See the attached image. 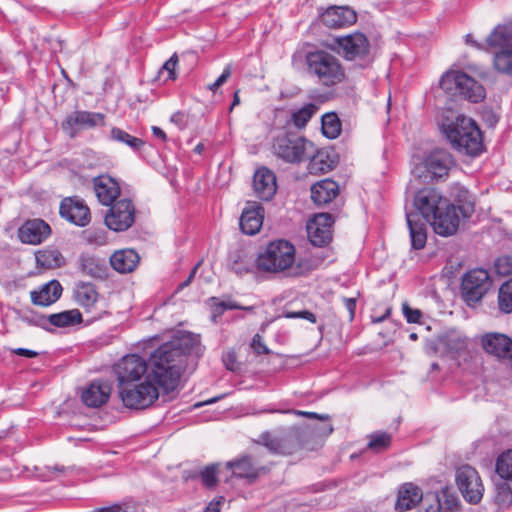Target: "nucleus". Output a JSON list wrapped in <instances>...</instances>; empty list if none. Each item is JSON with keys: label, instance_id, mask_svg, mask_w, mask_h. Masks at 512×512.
Here are the masks:
<instances>
[{"label": "nucleus", "instance_id": "f257e3e1", "mask_svg": "<svg viewBox=\"0 0 512 512\" xmlns=\"http://www.w3.org/2000/svg\"><path fill=\"white\" fill-rule=\"evenodd\" d=\"M203 352L199 337L185 332L159 346L149 358L150 376L161 388L172 391L178 385L186 358L200 357Z\"/></svg>", "mask_w": 512, "mask_h": 512}, {"label": "nucleus", "instance_id": "f03ea898", "mask_svg": "<svg viewBox=\"0 0 512 512\" xmlns=\"http://www.w3.org/2000/svg\"><path fill=\"white\" fill-rule=\"evenodd\" d=\"M448 203L436 189L424 188L419 190L413 200L415 212H406L411 246L415 250L423 249L427 241V221Z\"/></svg>", "mask_w": 512, "mask_h": 512}, {"label": "nucleus", "instance_id": "7ed1b4c3", "mask_svg": "<svg viewBox=\"0 0 512 512\" xmlns=\"http://www.w3.org/2000/svg\"><path fill=\"white\" fill-rule=\"evenodd\" d=\"M441 130L457 151L470 156H476L482 151V133L473 119L464 115H458L454 120L446 118L441 124Z\"/></svg>", "mask_w": 512, "mask_h": 512}, {"label": "nucleus", "instance_id": "20e7f679", "mask_svg": "<svg viewBox=\"0 0 512 512\" xmlns=\"http://www.w3.org/2000/svg\"><path fill=\"white\" fill-rule=\"evenodd\" d=\"M307 73L324 87H332L345 79L340 60L324 50L310 51L305 56Z\"/></svg>", "mask_w": 512, "mask_h": 512}, {"label": "nucleus", "instance_id": "39448f33", "mask_svg": "<svg viewBox=\"0 0 512 512\" xmlns=\"http://www.w3.org/2000/svg\"><path fill=\"white\" fill-rule=\"evenodd\" d=\"M440 87L451 97H462L478 103L485 98L484 87L464 72L448 71L440 80Z\"/></svg>", "mask_w": 512, "mask_h": 512}, {"label": "nucleus", "instance_id": "423d86ee", "mask_svg": "<svg viewBox=\"0 0 512 512\" xmlns=\"http://www.w3.org/2000/svg\"><path fill=\"white\" fill-rule=\"evenodd\" d=\"M294 261L295 247L287 240H276L258 255L256 263L263 271L278 273L291 268Z\"/></svg>", "mask_w": 512, "mask_h": 512}, {"label": "nucleus", "instance_id": "0eeeda50", "mask_svg": "<svg viewBox=\"0 0 512 512\" xmlns=\"http://www.w3.org/2000/svg\"><path fill=\"white\" fill-rule=\"evenodd\" d=\"M160 387L147 376L142 382L118 386V392L125 407L138 410L150 407L159 398Z\"/></svg>", "mask_w": 512, "mask_h": 512}, {"label": "nucleus", "instance_id": "6e6552de", "mask_svg": "<svg viewBox=\"0 0 512 512\" xmlns=\"http://www.w3.org/2000/svg\"><path fill=\"white\" fill-rule=\"evenodd\" d=\"M473 212L474 204L471 201L465 200L459 205L448 202L427 223L432 225L435 233L447 237L457 232L461 218H469Z\"/></svg>", "mask_w": 512, "mask_h": 512}, {"label": "nucleus", "instance_id": "1a4fd4ad", "mask_svg": "<svg viewBox=\"0 0 512 512\" xmlns=\"http://www.w3.org/2000/svg\"><path fill=\"white\" fill-rule=\"evenodd\" d=\"M312 144L295 132H281L273 141V153L283 161L291 164L304 160L307 147Z\"/></svg>", "mask_w": 512, "mask_h": 512}, {"label": "nucleus", "instance_id": "9d476101", "mask_svg": "<svg viewBox=\"0 0 512 512\" xmlns=\"http://www.w3.org/2000/svg\"><path fill=\"white\" fill-rule=\"evenodd\" d=\"M454 165L453 156L447 150L435 149L424 158L415 171L425 182H433L447 177Z\"/></svg>", "mask_w": 512, "mask_h": 512}, {"label": "nucleus", "instance_id": "9b49d317", "mask_svg": "<svg viewBox=\"0 0 512 512\" xmlns=\"http://www.w3.org/2000/svg\"><path fill=\"white\" fill-rule=\"evenodd\" d=\"M114 372L117 376L118 386L142 382L147 376H150L149 362L137 355L128 354L119 360L114 366Z\"/></svg>", "mask_w": 512, "mask_h": 512}, {"label": "nucleus", "instance_id": "f8f14e48", "mask_svg": "<svg viewBox=\"0 0 512 512\" xmlns=\"http://www.w3.org/2000/svg\"><path fill=\"white\" fill-rule=\"evenodd\" d=\"M492 285L489 273L481 268L468 271L462 277L461 293L468 303H477L488 292Z\"/></svg>", "mask_w": 512, "mask_h": 512}, {"label": "nucleus", "instance_id": "ddd939ff", "mask_svg": "<svg viewBox=\"0 0 512 512\" xmlns=\"http://www.w3.org/2000/svg\"><path fill=\"white\" fill-rule=\"evenodd\" d=\"M456 484L464 499L472 504L481 501L484 486L477 470L469 465L461 466L456 471Z\"/></svg>", "mask_w": 512, "mask_h": 512}, {"label": "nucleus", "instance_id": "4468645a", "mask_svg": "<svg viewBox=\"0 0 512 512\" xmlns=\"http://www.w3.org/2000/svg\"><path fill=\"white\" fill-rule=\"evenodd\" d=\"M135 222V206L130 199L123 198L112 205L105 215L106 226L115 232L129 229Z\"/></svg>", "mask_w": 512, "mask_h": 512}, {"label": "nucleus", "instance_id": "2eb2a0df", "mask_svg": "<svg viewBox=\"0 0 512 512\" xmlns=\"http://www.w3.org/2000/svg\"><path fill=\"white\" fill-rule=\"evenodd\" d=\"M302 432L298 428L289 430L285 435L276 437L268 432L260 436L261 443L271 452L278 454H292L301 447Z\"/></svg>", "mask_w": 512, "mask_h": 512}, {"label": "nucleus", "instance_id": "dca6fc26", "mask_svg": "<svg viewBox=\"0 0 512 512\" xmlns=\"http://www.w3.org/2000/svg\"><path fill=\"white\" fill-rule=\"evenodd\" d=\"M334 218L329 213H319L307 223V234L312 245L323 247L332 239Z\"/></svg>", "mask_w": 512, "mask_h": 512}, {"label": "nucleus", "instance_id": "f3484780", "mask_svg": "<svg viewBox=\"0 0 512 512\" xmlns=\"http://www.w3.org/2000/svg\"><path fill=\"white\" fill-rule=\"evenodd\" d=\"M339 52L347 60H355L365 57L370 48L367 37L361 32H355L335 39Z\"/></svg>", "mask_w": 512, "mask_h": 512}, {"label": "nucleus", "instance_id": "a211bd4d", "mask_svg": "<svg viewBox=\"0 0 512 512\" xmlns=\"http://www.w3.org/2000/svg\"><path fill=\"white\" fill-rule=\"evenodd\" d=\"M59 213L62 218L79 227L88 225L91 220L88 206L78 197L64 198L60 203Z\"/></svg>", "mask_w": 512, "mask_h": 512}, {"label": "nucleus", "instance_id": "6ab92c4d", "mask_svg": "<svg viewBox=\"0 0 512 512\" xmlns=\"http://www.w3.org/2000/svg\"><path fill=\"white\" fill-rule=\"evenodd\" d=\"M51 234V228L43 219H30L18 229V237L22 243L38 245Z\"/></svg>", "mask_w": 512, "mask_h": 512}, {"label": "nucleus", "instance_id": "aec40b11", "mask_svg": "<svg viewBox=\"0 0 512 512\" xmlns=\"http://www.w3.org/2000/svg\"><path fill=\"white\" fill-rule=\"evenodd\" d=\"M105 115L97 112L75 111L68 115L62 124L65 131H68L71 137L75 136V128H94L104 125Z\"/></svg>", "mask_w": 512, "mask_h": 512}, {"label": "nucleus", "instance_id": "412c9836", "mask_svg": "<svg viewBox=\"0 0 512 512\" xmlns=\"http://www.w3.org/2000/svg\"><path fill=\"white\" fill-rule=\"evenodd\" d=\"M321 20L328 28L339 29L354 24L357 21V15L347 6H334L322 14Z\"/></svg>", "mask_w": 512, "mask_h": 512}, {"label": "nucleus", "instance_id": "4be33fe9", "mask_svg": "<svg viewBox=\"0 0 512 512\" xmlns=\"http://www.w3.org/2000/svg\"><path fill=\"white\" fill-rule=\"evenodd\" d=\"M93 188L98 201L105 206H110L115 203L117 197L120 195L118 182L109 175L94 177Z\"/></svg>", "mask_w": 512, "mask_h": 512}, {"label": "nucleus", "instance_id": "5701e85b", "mask_svg": "<svg viewBox=\"0 0 512 512\" xmlns=\"http://www.w3.org/2000/svg\"><path fill=\"white\" fill-rule=\"evenodd\" d=\"M263 219L264 209L261 204L256 202L248 203L239 220L240 229L246 235H255L260 231Z\"/></svg>", "mask_w": 512, "mask_h": 512}, {"label": "nucleus", "instance_id": "b1692460", "mask_svg": "<svg viewBox=\"0 0 512 512\" xmlns=\"http://www.w3.org/2000/svg\"><path fill=\"white\" fill-rule=\"evenodd\" d=\"M112 392V386L108 381L95 380L83 390L81 399L83 403L92 408L105 404Z\"/></svg>", "mask_w": 512, "mask_h": 512}, {"label": "nucleus", "instance_id": "393cba45", "mask_svg": "<svg viewBox=\"0 0 512 512\" xmlns=\"http://www.w3.org/2000/svg\"><path fill=\"white\" fill-rule=\"evenodd\" d=\"M226 469L231 471V476L239 479H247L250 483L254 482L264 468L258 467L253 463L248 455H243L235 460L228 461L225 464Z\"/></svg>", "mask_w": 512, "mask_h": 512}, {"label": "nucleus", "instance_id": "a878e982", "mask_svg": "<svg viewBox=\"0 0 512 512\" xmlns=\"http://www.w3.org/2000/svg\"><path fill=\"white\" fill-rule=\"evenodd\" d=\"M253 187L260 199L265 201L272 199L277 190L275 174L265 167L258 169L254 174Z\"/></svg>", "mask_w": 512, "mask_h": 512}, {"label": "nucleus", "instance_id": "bb28decb", "mask_svg": "<svg viewBox=\"0 0 512 512\" xmlns=\"http://www.w3.org/2000/svg\"><path fill=\"white\" fill-rule=\"evenodd\" d=\"M484 350L499 358L512 359V340L504 334L488 333L482 337Z\"/></svg>", "mask_w": 512, "mask_h": 512}, {"label": "nucleus", "instance_id": "cd10ccee", "mask_svg": "<svg viewBox=\"0 0 512 512\" xmlns=\"http://www.w3.org/2000/svg\"><path fill=\"white\" fill-rule=\"evenodd\" d=\"M63 288L58 280H51L39 290L30 292L31 302L37 306L47 307L55 303L62 295Z\"/></svg>", "mask_w": 512, "mask_h": 512}, {"label": "nucleus", "instance_id": "c85d7f7f", "mask_svg": "<svg viewBox=\"0 0 512 512\" xmlns=\"http://www.w3.org/2000/svg\"><path fill=\"white\" fill-rule=\"evenodd\" d=\"M139 261L140 256L134 249H121L115 251L110 257L112 268L122 274L133 272Z\"/></svg>", "mask_w": 512, "mask_h": 512}, {"label": "nucleus", "instance_id": "c756f323", "mask_svg": "<svg viewBox=\"0 0 512 512\" xmlns=\"http://www.w3.org/2000/svg\"><path fill=\"white\" fill-rule=\"evenodd\" d=\"M339 193V185L331 179L321 180L311 187V199L316 205L330 203Z\"/></svg>", "mask_w": 512, "mask_h": 512}, {"label": "nucleus", "instance_id": "7c9ffc66", "mask_svg": "<svg viewBox=\"0 0 512 512\" xmlns=\"http://www.w3.org/2000/svg\"><path fill=\"white\" fill-rule=\"evenodd\" d=\"M487 44L499 50L512 49V18L497 25L487 36Z\"/></svg>", "mask_w": 512, "mask_h": 512}, {"label": "nucleus", "instance_id": "2f4dec72", "mask_svg": "<svg viewBox=\"0 0 512 512\" xmlns=\"http://www.w3.org/2000/svg\"><path fill=\"white\" fill-rule=\"evenodd\" d=\"M422 500V491L412 483L404 484L398 492L395 509L404 512L415 507Z\"/></svg>", "mask_w": 512, "mask_h": 512}, {"label": "nucleus", "instance_id": "473e14b6", "mask_svg": "<svg viewBox=\"0 0 512 512\" xmlns=\"http://www.w3.org/2000/svg\"><path fill=\"white\" fill-rule=\"evenodd\" d=\"M82 322V315L77 309L51 314L48 318L41 317L36 323L45 327L47 323L56 327H70Z\"/></svg>", "mask_w": 512, "mask_h": 512}, {"label": "nucleus", "instance_id": "72a5a7b5", "mask_svg": "<svg viewBox=\"0 0 512 512\" xmlns=\"http://www.w3.org/2000/svg\"><path fill=\"white\" fill-rule=\"evenodd\" d=\"M220 463H212L199 467L189 476L190 479H198L201 484L209 490H213L218 485V476L220 473Z\"/></svg>", "mask_w": 512, "mask_h": 512}, {"label": "nucleus", "instance_id": "f704fd0d", "mask_svg": "<svg viewBox=\"0 0 512 512\" xmlns=\"http://www.w3.org/2000/svg\"><path fill=\"white\" fill-rule=\"evenodd\" d=\"M35 258L37 265L44 269H55L65 264V258L55 248L39 250L36 252Z\"/></svg>", "mask_w": 512, "mask_h": 512}, {"label": "nucleus", "instance_id": "c9c22d12", "mask_svg": "<svg viewBox=\"0 0 512 512\" xmlns=\"http://www.w3.org/2000/svg\"><path fill=\"white\" fill-rule=\"evenodd\" d=\"M76 301L87 312H90L97 301L98 293L94 285L90 283H79L75 291Z\"/></svg>", "mask_w": 512, "mask_h": 512}, {"label": "nucleus", "instance_id": "e433bc0d", "mask_svg": "<svg viewBox=\"0 0 512 512\" xmlns=\"http://www.w3.org/2000/svg\"><path fill=\"white\" fill-rule=\"evenodd\" d=\"M445 348L451 353H460L468 346V338L457 330H450L442 338Z\"/></svg>", "mask_w": 512, "mask_h": 512}, {"label": "nucleus", "instance_id": "4c0bfd02", "mask_svg": "<svg viewBox=\"0 0 512 512\" xmlns=\"http://www.w3.org/2000/svg\"><path fill=\"white\" fill-rule=\"evenodd\" d=\"M495 471L502 480L512 482V449L502 452L497 457Z\"/></svg>", "mask_w": 512, "mask_h": 512}, {"label": "nucleus", "instance_id": "58836bf2", "mask_svg": "<svg viewBox=\"0 0 512 512\" xmlns=\"http://www.w3.org/2000/svg\"><path fill=\"white\" fill-rule=\"evenodd\" d=\"M493 66L497 72L512 78V49L498 50L494 54Z\"/></svg>", "mask_w": 512, "mask_h": 512}, {"label": "nucleus", "instance_id": "ea45409f", "mask_svg": "<svg viewBox=\"0 0 512 512\" xmlns=\"http://www.w3.org/2000/svg\"><path fill=\"white\" fill-rule=\"evenodd\" d=\"M322 133L329 139L337 138L341 133V122L334 112L326 113L321 118Z\"/></svg>", "mask_w": 512, "mask_h": 512}, {"label": "nucleus", "instance_id": "a19ab883", "mask_svg": "<svg viewBox=\"0 0 512 512\" xmlns=\"http://www.w3.org/2000/svg\"><path fill=\"white\" fill-rule=\"evenodd\" d=\"M110 138L113 141L127 145L133 151H139L144 145V141L142 139L132 136L118 127H113L111 129Z\"/></svg>", "mask_w": 512, "mask_h": 512}, {"label": "nucleus", "instance_id": "79ce46f5", "mask_svg": "<svg viewBox=\"0 0 512 512\" xmlns=\"http://www.w3.org/2000/svg\"><path fill=\"white\" fill-rule=\"evenodd\" d=\"M317 111L318 106L316 104L308 103L292 113V122L297 128H304Z\"/></svg>", "mask_w": 512, "mask_h": 512}, {"label": "nucleus", "instance_id": "37998d69", "mask_svg": "<svg viewBox=\"0 0 512 512\" xmlns=\"http://www.w3.org/2000/svg\"><path fill=\"white\" fill-rule=\"evenodd\" d=\"M498 306L501 312H512V278L505 281L499 288Z\"/></svg>", "mask_w": 512, "mask_h": 512}, {"label": "nucleus", "instance_id": "c03bdc74", "mask_svg": "<svg viewBox=\"0 0 512 512\" xmlns=\"http://www.w3.org/2000/svg\"><path fill=\"white\" fill-rule=\"evenodd\" d=\"M79 269L84 275L93 278H102L105 271L104 266L98 264L95 259L91 257H81Z\"/></svg>", "mask_w": 512, "mask_h": 512}, {"label": "nucleus", "instance_id": "a18cd8bd", "mask_svg": "<svg viewBox=\"0 0 512 512\" xmlns=\"http://www.w3.org/2000/svg\"><path fill=\"white\" fill-rule=\"evenodd\" d=\"M418 504V512H441L442 509L441 499L435 493L422 495V500Z\"/></svg>", "mask_w": 512, "mask_h": 512}, {"label": "nucleus", "instance_id": "49530a36", "mask_svg": "<svg viewBox=\"0 0 512 512\" xmlns=\"http://www.w3.org/2000/svg\"><path fill=\"white\" fill-rule=\"evenodd\" d=\"M368 448L381 452L387 449L391 444V436L386 432H375L369 436Z\"/></svg>", "mask_w": 512, "mask_h": 512}, {"label": "nucleus", "instance_id": "de8ad7c7", "mask_svg": "<svg viewBox=\"0 0 512 512\" xmlns=\"http://www.w3.org/2000/svg\"><path fill=\"white\" fill-rule=\"evenodd\" d=\"M508 482L503 480L496 484V500L503 506L512 505V489Z\"/></svg>", "mask_w": 512, "mask_h": 512}, {"label": "nucleus", "instance_id": "09e8293b", "mask_svg": "<svg viewBox=\"0 0 512 512\" xmlns=\"http://www.w3.org/2000/svg\"><path fill=\"white\" fill-rule=\"evenodd\" d=\"M230 269L239 276H242L251 270V264L238 253L231 255Z\"/></svg>", "mask_w": 512, "mask_h": 512}, {"label": "nucleus", "instance_id": "8fccbe9b", "mask_svg": "<svg viewBox=\"0 0 512 512\" xmlns=\"http://www.w3.org/2000/svg\"><path fill=\"white\" fill-rule=\"evenodd\" d=\"M178 64V56L177 54H173L161 67L158 72L157 79L161 80L164 73H167V76L163 79L164 82L167 80H175L177 78L175 69Z\"/></svg>", "mask_w": 512, "mask_h": 512}, {"label": "nucleus", "instance_id": "3c124183", "mask_svg": "<svg viewBox=\"0 0 512 512\" xmlns=\"http://www.w3.org/2000/svg\"><path fill=\"white\" fill-rule=\"evenodd\" d=\"M325 155L323 153H318L317 155L313 156L310 163H309V169L311 172H321L326 173L332 169V165L327 163L324 160Z\"/></svg>", "mask_w": 512, "mask_h": 512}, {"label": "nucleus", "instance_id": "603ef678", "mask_svg": "<svg viewBox=\"0 0 512 512\" xmlns=\"http://www.w3.org/2000/svg\"><path fill=\"white\" fill-rule=\"evenodd\" d=\"M495 268L500 275L512 274V257L504 256L497 259Z\"/></svg>", "mask_w": 512, "mask_h": 512}, {"label": "nucleus", "instance_id": "864d4df0", "mask_svg": "<svg viewBox=\"0 0 512 512\" xmlns=\"http://www.w3.org/2000/svg\"><path fill=\"white\" fill-rule=\"evenodd\" d=\"M222 362L227 370L235 372L240 369V364L237 361L234 351H227L222 355Z\"/></svg>", "mask_w": 512, "mask_h": 512}, {"label": "nucleus", "instance_id": "5fc2aeb1", "mask_svg": "<svg viewBox=\"0 0 512 512\" xmlns=\"http://www.w3.org/2000/svg\"><path fill=\"white\" fill-rule=\"evenodd\" d=\"M402 311L408 323L420 322L422 312L419 309H413L407 303H403Z\"/></svg>", "mask_w": 512, "mask_h": 512}, {"label": "nucleus", "instance_id": "6e6d98bb", "mask_svg": "<svg viewBox=\"0 0 512 512\" xmlns=\"http://www.w3.org/2000/svg\"><path fill=\"white\" fill-rule=\"evenodd\" d=\"M251 348L254 350V352L258 355L260 354H269L270 350L265 345L263 338L259 334H255L252 342H251Z\"/></svg>", "mask_w": 512, "mask_h": 512}, {"label": "nucleus", "instance_id": "4d7b16f0", "mask_svg": "<svg viewBox=\"0 0 512 512\" xmlns=\"http://www.w3.org/2000/svg\"><path fill=\"white\" fill-rule=\"evenodd\" d=\"M286 318H301L310 321L311 323L316 322V316L308 311V310H302L297 312H286L285 313Z\"/></svg>", "mask_w": 512, "mask_h": 512}, {"label": "nucleus", "instance_id": "13d9d810", "mask_svg": "<svg viewBox=\"0 0 512 512\" xmlns=\"http://www.w3.org/2000/svg\"><path fill=\"white\" fill-rule=\"evenodd\" d=\"M225 498L223 496H219L212 501L209 502L204 512H220L221 505L224 503Z\"/></svg>", "mask_w": 512, "mask_h": 512}, {"label": "nucleus", "instance_id": "bf43d9fd", "mask_svg": "<svg viewBox=\"0 0 512 512\" xmlns=\"http://www.w3.org/2000/svg\"><path fill=\"white\" fill-rule=\"evenodd\" d=\"M97 512H128V506L125 504H113L111 506L100 507Z\"/></svg>", "mask_w": 512, "mask_h": 512}, {"label": "nucleus", "instance_id": "052dcab7", "mask_svg": "<svg viewBox=\"0 0 512 512\" xmlns=\"http://www.w3.org/2000/svg\"><path fill=\"white\" fill-rule=\"evenodd\" d=\"M343 303L347 311L349 312L350 320L354 319L356 310V299L355 298H344Z\"/></svg>", "mask_w": 512, "mask_h": 512}, {"label": "nucleus", "instance_id": "680f3d73", "mask_svg": "<svg viewBox=\"0 0 512 512\" xmlns=\"http://www.w3.org/2000/svg\"><path fill=\"white\" fill-rule=\"evenodd\" d=\"M11 352L18 356H22V357H26V358H35L39 355V353L37 351L26 349V348L12 349Z\"/></svg>", "mask_w": 512, "mask_h": 512}, {"label": "nucleus", "instance_id": "e2e57ef3", "mask_svg": "<svg viewBox=\"0 0 512 512\" xmlns=\"http://www.w3.org/2000/svg\"><path fill=\"white\" fill-rule=\"evenodd\" d=\"M290 412L295 415L304 416V417H308V418H316V419H320V420H328V418H329L328 415H320L315 412H306V411H300V410H291Z\"/></svg>", "mask_w": 512, "mask_h": 512}, {"label": "nucleus", "instance_id": "0e129e2a", "mask_svg": "<svg viewBox=\"0 0 512 512\" xmlns=\"http://www.w3.org/2000/svg\"><path fill=\"white\" fill-rule=\"evenodd\" d=\"M171 122L182 129L186 126V116L184 113L176 112L171 116Z\"/></svg>", "mask_w": 512, "mask_h": 512}, {"label": "nucleus", "instance_id": "69168bd1", "mask_svg": "<svg viewBox=\"0 0 512 512\" xmlns=\"http://www.w3.org/2000/svg\"><path fill=\"white\" fill-rule=\"evenodd\" d=\"M230 75H231V68H230V65H228L223 70L222 74L216 79V81H215L216 85L221 87L228 80Z\"/></svg>", "mask_w": 512, "mask_h": 512}, {"label": "nucleus", "instance_id": "338daca9", "mask_svg": "<svg viewBox=\"0 0 512 512\" xmlns=\"http://www.w3.org/2000/svg\"><path fill=\"white\" fill-rule=\"evenodd\" d=\"M443 497H446L445 502H446L447 508L449 510H452L457 504V498L452 495H448L447 491H443Z\"/></svg>", "mask_w": 512, "mask_h": 512}, {"label": "nucleus", "instance_id": "774afa93", "mask_svg": "<svg viewBox=\"0 0 512 512\" xmlns=\"http://www.w3.org/2000/svg\"><path fill=\"white\" fill-rule=\"evenodd\" d=\"M152 133L153 135L160 139L161 141L165 142L167 140V135L166 133L160 128V127H157V126H153L152 127Z\"/></svg>", "mask_w": 512, "mask_h": 512}]
</instances>
